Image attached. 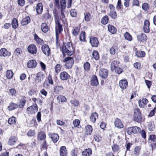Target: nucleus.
<instances>
[{"label": "nucleus", "mask_w": 156, "mask_h": 156, "mask_svg": "<svg viewBox=\"0 0 156 156\" xmlns=\"http://www.w3.org/2000/svg\"><path fill=\"white\" fill-rule=\"evenodd\" d=\"M115 126L117 128L121 129L123 127V125L120 120L116 118L114 122Z\"/></svg>", "instance_id": "nucleus-17"}, {"label": "nucleus", "mask_w": 156, "mask_h": 156, "mask_svg": "<svg viewBox=\"0 0 156 156\" xmlns=\"http://www.w3.org/2000/svg\"><path fill=\"white\" fill-rule=\"evenodd\" d=\"M142 7L143 10L146 11L148 9L149 6L147 3H145L142 4Z\"/></svg>", "instance_id": "nucleus-60"}, {"label": "nucleus", "mask_w": 156, "mask_h": 156, "mask_svg": "<svg viewBox=\"0 0 156 156\" xmlns=\"http://www.w3.org/2000/svg\"><path fill=\"white\" fill-rule=\"evenodd\" d=\"M43 8L42 4L41 3H38L37 5L36 11L38 14L41 13L43 11Z\"/></svg>", "instance_id": "nucleus-31"}, {"label": "nucleus", "mask_w": 156, "mask_h": 156, "mask_svg": "<svg viewBox=\"0 0 156 156\" xmlns=\"http://www.w3.org/2000/svg\"><path fill=\"white\" fill-rule=\"evenodd\" d=\"M25 98H26L24 97L21 100L19 105V106L20 108H22L25 105L26 103Z\"/></svg>", "instance_id": "nucleus-53"}, {"label": "nucleus", "mask_w": 156, "mask_h": 156, "mask_svg": "<svg viewBox=\"0 0 156 156\" xmlns=\"http://www.w3.org/2000/svg\"><path fill=\"white\" fill-rule=\"evenodd\" d=\"M38 110V107L36 104H34L27 108V111L28 113L34 114Z\"/></svg>", "instance_id": "nucleus-6"}, {"label": "nucleus", "mask_w": 156, "mask_h": 156, "mask_svg": "<svg viewBox=\"0 0 156 156\" xmlns=\"http://www.w3.org/2000/svg\"><path fill=\"white\" fill-rule=\"evenodd\" d=\"M62 51L64 56L66 54L68 55H72L74 54L73 49L72 45L69 42L65 43L62 48Z\"/></svg>", "instance_id": "nucleus-1"}, {"label": "nucleus", "mask_w": 156, "mask_h": 156, "mask_svg": "<svg viewBox=\"0 0 156 156\" xmlns=\"http://www.w3.org/2000/svg\"><path fill=\"white\" fill-rule=\"evenodd\" d=\"M141 147L139 146H137L135 147L133 152V155L134 156H138L140 154Z\"/></svg>", "instance_id": "nucleus-32"}, {"label": "nucleus", "mask_w": 156, "mask_h": 156, "mask_svg": "<svg viewBox=\"0 0 156 156\" xmlns=\"http://www.w3.org/2000/svg\"><path fill=\"white\" fill-rule=\"evenodd\" d=\"M117 49L116 47L114 46H112L110 50V52L112 55H115L116 53V50Z\"/></svg>", "instance_id": "nucleus-55"}, {"label": "nucleus", "mask_w": 156, "mask_h": 156, "mask_svg": "<svg viewBox=\"0 0 156 156\" xmlns=\"http://www.w3.org/2000/svg\"><path fill=\"white\" fill-rule=\"evenodd\" d=\"M48 79L49 83L51 85L53 84V82L52 80V77L50 74H49L48 77Z\"/></svg>", "instance_id": "nucleus-63"}, {"label": "nucleus", "mask_w": 156, "mask_h": 156, "mask_svg": "<svg viewBox=\"0 0 156 156\" xmlns=\"http://www.w3.org/2000/svg\"><path fill=\"white\" fill-rule=\"evenodd\" d=\"M150 23L148 20H146L144 21V26L143 27L144 31L147 33H148L150 31L149 28Z\"/></svg>", "instance_id": "nucleus-19"}, {"label": "nucleus", "mask_w": 156, "mask_h": 156, "mask_svg": "<svg viewBox=\"0 0 156 156\" xmlns=\"http://www.w3.org/2000/svg\"><path fill=\"white\" fill-rule=\"evenodd\" d=\"M71 16L73 17H75L76 16V12L74 9H71L70 12Z\"/></svg>", "instance_id": "nucleus-59"}, {"label": "nucleus", "mask_w": 156, "mask_h": 156, "mask_svg": "<svg viewBox=\"0 0 156 156\" xmlns=\"http://www.w3.org/2000/svg\"><path fill=\"white\" fill-rule=\"evenodd\" d=\"M92 151L91 149L88 148L84 150L82 152L83 156H90L92 154Z\"/></svg>", "instance_id": "nucleus-28"}, {"label": "nucleus", "mask_w": 156, "mask_h": 156, "mask_svg": "<svg viewBox=\"0 0 156 156\" xmlns=\"http://www.w3.org/2000/svg\"><path fill=\"white\" fill-rule=\"evenodd\" d=\"M112 148L113 151L115 152H118L119 149L118 145L116 144H114L112 147Z\"/></svg>", "instance_id": "nucleus-58"}, {"label": "nucleus", "mask_w": 156, "mask_h": 156, "mask_svg": "<svg viewBox=\"0 0 156 156\" xmlns=\"http://www.w3.org/2000/svg\"><path fill=\"white\" fill-rule=\"evenodd\" d=\"M148 102V101L147 99L146 98H144L139 101V105L140 107L143 108Z\"/></svg>", "instance_id": "nucleus-21"}, {"label": "nucleus", "mask_w": 156, "mask_h": 156, "mask_svg": "<svg viewBox=\"0 0 156 156\" xmlns=\"http://www.w3.org/2000/svg\"><path fill=\"white\" fill-rule=\"evenodd\" d=\"M125 39L129 41H131L132 37L131 35L128 32H126L124 34Z\"/></svg>", "instance_id": "nucleus-43"}, {"label": "nucleus", "mask_w": 156, "mask_h": 156, "mask_svg": "<svg viewBox=\"0 0 156 156\" xmlns=\"http://www.w3.org/2000/svg\"><path fill=\"white\" fill-rule=\"evenodd\" d=\"M90 43L93 47H97L99 44V41L98 39L94 37H92L90 38Z\"/></svg>", "instance_id": "nucleus-7"}, {"label": "nucleus", "mask_w": 156, "mask_h": 156, "mask_svg": "<svg viewBox=\"0 0 156 156\" xmlns=\"http://www.w3.org/2000/svg\"><path fill=\"white\" fill-rule=\"evenodd\" d=\"M18 107L17 104L12 103L8 106V109L9 110H12L13 109L17 108Z\"/></svg>", "instance_id": "nucleus-39"}, {"label": "nucleus", "mask_w": 156, "mask_h": 156, "mask_svg": "<svg viewBox=\"0 0 156 156\" xmlns=\"http://www.w3.org/2000/svg\"><path fill=\"white\" fill-rule=\"evenodd\" d=\"M27 50L29 52L33 55L36 54L37 51V47L34 44L29 45L27 48Z\"/></svg>", "instance_id": "nucleus-9"}, {"label": "nucleus", "mask_w": 156, "mask_h": 156, "mask_svg": "<svg viewBox=\"0 0 156 156\" xmlns=\"http://www.w3.org/2000/svg\"><path fill=\"white\" fill-rule=\"evenodd\" d=\"M60 156H66L67 155V150L65 147L62 146L60 147Z\"/></svg>", "instance_id": "nucleus-27"}, {"label": "nucleus", "mask_w": 156, "mask_h": 156, "mask_svg": "<svg viewBox=\"0 0 156 156\" xmlns=\"http://www.w3.org/2000/svg\"><path fill=\"white\" fill-rule=\"evenodd\" d=\"M73 57L74 56H69L64 59L63 61L66 62L65 65L67 68L70 69L72 67L74 62Z\"/></svg>", "instance_id": "nucleus-4"}, {"label": "nucleus", "mask_w": 156, "mask_h": 156, "mask_svg": "<svg viewBox=\"0 0 156 156\" xmlns=\"http://www.w3.org/2000/svg\"><path fill=\"white\" fill-rule=\"evenodd\" d=\"M93 57L96 60H98L99 58L98 52L96 51H94L92 54Z\"/></svg>", "instance_id": "nucleus-45"}, {"label": "nucleus", "mask_w": 156, "mask_h": 156, "mask_svg": "<svg viewBox=\"0 0 156 156\" xmlns=\"http://www.w3.org/2000/svg\"><path fill=\"white\" fill-rule=\"evenodd\" d=\"M92 127L90 125H87L85 128L86 133L87 135H91L92 132Z\"/></svg>", "instance_id": "nucleus-29"}, {"label": "nucleus", "mask_w": 156, "mask_h": 156, "mask_svg": "<svg viewBox=\"0 0 156 156\" xmlns=\"http://www.w3.org/2000/svg\"><path fill=\"white\" fill-rule=\"evenodd\" d=\"M57 99L59 103L60 102L62 103L66 102L67 101V99L66 97L62 95H59L58 96L57 98Z\"/></svg>", "instance_id": "nucleus-33"}, {"label": "nucleus", "mask_w": 156, "mask_h": 156, "mask_svg": "<svg viewBox=\"0 0 156 156\" xmlns=\"http://www.w3.org/2000/svg\"><path fill=\"white\" fill-rule=\"evenodd\" d=\"M119 64V62L114 60L112 62L111 64V69L112 70H114L115 69L119 67L118 65Z\"/></svg>", "instance_id": "nucleus-25"}, {"label": "nucleus", "mask_w": 156, "mask_h": 156, "mask_svg": "<svg viewBox=\"0 0 156 156\" xmlns=\"http://www.w3.org/2000/svg\"><path fill=\"white\" fill-rule=\"evenodd\" d=\"M149 140L151 141V142H150V143H151L152 142L153 143L151 144L152 148L153 149L154 146V147L156 146V137L154 135H151L149 136Z\"/></svg>", "instance_id": "nucleus-20"}, {"label": "nucleus", "mask_w": 156, "mask_h": 156, "mask_svg": "<svg viewBox=\"0 0 156 156\" xmlns=\"http://www.w3.org/2000/svg\"><path fill=\"white\" fill-rule=\"evenodd\" d=\"M108 30L109 32L113 34L116 33L117 31L115 27L111 25H109L108 26Z\"/></svg>", "instance_id": "nucleus-35"}, {"label": "nucleus", "mask_w": 156, "mask_h": 156, "mask_svg": "<svg viewBox=\"0 0 156 156\" xmlns=\"http://www.w3.org/2000/svg\"><path fill=\"white\" fill-rule=\"evenodd\" d=\"M109 16L112 19H115L116 18L117 15L116 12L114 10H111L109 13Z\"/></svg>", "instance_id": "nucleus-48"}, {"label": "nucleus", "mask_w": 156, "mask_h": 156, "mask_svg": "<svg viewBox=\"0 0 156 156\" xmlns=\"http://www.w3.org/2000/svg\"><path fill=\"white\" fill-rule=\"evenodd\" d=\"M66 5L65 0H60L61 10H64L66 8Z\"/></svg>", "instance_id": "nucleus-47"}, {"label": "nucleus", "mask_w": 156, "mask_h": 156, "mask_svg": "<svg viewBox=\"0 0 156 156\" xmlns=\"http://www.w3.org/2000/svg\"><path fill=\"white\" fill-rule=\"evenodd\" d=\"M48 135L50 137L53 142L55 143L58 141L59 139V136L57 133H49Z\"/></svg>", "instance_id": "nucleus-18"}, {"label": "nucleus", "mask_w": 156, "mask_h": 156, "mask_svg": "<svg viewBox=\"0 0 156 156\" xmlns=\"http://www.w3.org/2000/svg\"><path fill=\"white\" fill-rule=\"evenodd\" d=\"M136 55L138 57H144L145 55V53L143 51H139L136 53Z\"/></svg>", "instance_id": "nucleus-41"}, {"label": "nucleus", "mask_w": 156, "mask_h": 156, "mask_svg": "<svg viewBox=\"0 0 156 156\" xmlns=\"http://www.w3.org/2000/svg\"><path fill=\"white\" fill-rule=\"evenodd\" d=\"M59 76L60 78L63 80L68 79L70 76L65 71L61 73Z\"/></svg>", "instance_id": "nucleus-16"}, {"label": "nucleus", "mask_w": 156, "mask_h": 156, "mask_svg": "<svg viewBox=\"0 0 156 156\" xmlns=\"http://www.w3.org/2000/svg\"><path fill=\"white\" fill-rule=\"evenodd\" d=\"M90 18V14L89 12H87L85 14L84 20L85 21H89Z\"/></svg>", "instance_id": "nucleus-56"}, {"label": "nucleus", "mask_w": 156, "mask_h": 156, "mask_svg": "<svg viewBox=\"0 0 156 156\" xmlns=\"http://www.w3.org/2000/svg\"><path fill=\"white\" fill-rule=\"evenodd\" d=\"M8 122L10 125L15 124L16 123V118L14 116L8 119Z\"/></svg>", "instance_id": "nucleus-46"}, {"label": "nucleus", "mask_w": 156, "mask_h": 156, "mask_svg": "<svg viewBox=\"0 0 156 156\" xmlns=\"http://www.w3.org/2000/svg\"><path fill=\"white\" fill-rule=\"evenodd\" d=\"M71 156H77V151L75 149H73L71 152Z\"/></svg>", "instance_id": "nucleus-64"}, {"label": "nucleus", "mask_w": 156, "mask_h": 156, "mask_svg": "<svg viewBox=\"0 0 156 156\" xmlns=\"http://www.w3.org/2000/svg\"><path fill=\"white\" fill-rule=\"evenodd\" d=\"M30 22V19L29 16H27L23 18L21 21V24L24 26Z\"/></svg>", "instance_id": "nucleus-30"}, {"label": "nucleus", "mask_w": 156, "mask_h": 156, "mask_svg": "<svg viewBox=\"0 0 156 156\" xmlns=\"http://www.w3.org/2000/svg\"><path fill=\"white\" fill-rule=\"evenodd\" d=\"M80 30V28L78 27H75L73 28L72 34L75 36H76L78 35Z\"/></svg>", "instance_id": "nucleus-37"}, {"label": "nucleus", "mask_w": 156, "mask_h": 156, "mask_svg": "<svg viewBox=\"0 0 156 156\" xmlns=\"http://www.w3.org/2000/svg\"><path fill=\"white\" fill-rule=\"evenodd\" d=\"M41 49L43 53L46 55L49 56L50 53V50L48 45L44 44L41 47Z\"/></svg>", "instance_id": "nucleus-13"}, {"label": "nucleus", "mask_w": 156, "mask_h": 156, "mask_svg": "<svg viewBox=\"0 0 156 156\" xmlns=\"http://www.w3.org/2000/svg\"><path fill=\"white\" fill-rule=\"evenodd\" d=\"M108 70L104 69H102L100 70L99 72V76L103 79L106 78L108 75Z\"/></svg>", "instance_id": "nucleus-14"}, {"label": "nucleus", "mask_w": 156, "mask_h": 156, "mask_svg": "<svg viewBox=\"0 0 156 156\" xmlns=\"http://www.w3.org/2000/svg\"><path fill=\"white\" fill-rule=\"evenodd\" d=\"M138 40L139 41L143 42L147 40V37L146 35L144 34H138L137 36Z\"/></svg>", "instance_id": "nucleus-23"}, {"label": "nucleus", "mask_w": 156, "mask_h": 156, "mask_svg": "<svg viewBox=\"0 0 156 156\" xmlns=\"http://www.w3.org/2000/svg\"><path fill=\"white\" fill-rule=\"evenodd\" d=\"M90 65L88 62H85L83 65V67L84 70L86 71H88L90 69Z\"/></svg>", "instance_id": "nucleus-49"}, {"label": "nucleus", "mask_w": 156, "mask_h": 156, "mask_svg": "<svg viewBox=\"0 0 156 156\" xmlns=\"http://www.w3.org/2000/svg\"><path fill=\"white\" fill-rule=\"evenodd\" d=\"M18 141V138L16 136L12 135L10 136L8 141V144L11 146L15 144Z\"/></svg>", "instance_id": "nucleus-8"}, {"label": "nucleus", "mask_w": 156, "mask_h": 156, "mask_svg": "<svg viewBox=\"0 0 156 156\" xmlns=\"http://www.w3.org/2000/svg\"><path fill=\"white\" fill-rule=\"evenodd\" d=\"M6 76L8 79H11L13 75V72L10 70H8L6 72Z\"/></svg>", "instance_id": "nucleus-42"}, {"label": "nucleus", "mask_w": 156, "mask_h": 156, "mask_svg": "<svg viewBox=\"0 0 156 156\" xmlns=\"http://www.w3.org/2000/svg\"><path fill=\"white\" fill-rule=\"evenodd\" d=\"M70 102L71 104L75 107H78L79 104V101L76 100H71Z\"/></svg>", "instance_id": "nucleus-51"}, {"label": "nucleus", "mask_w": 156, "mask_h": 156, "mask_svg": "<svg viewBox=\"0 0 156 156\" xmlns=\"http://www.w3.org/2000/svg\"><path fill=\"white\" fill-rule=\"evenodd\" d=\"M122 8V3L121 0H118L117 2V5L116 8L118 10L121 9Z\"/></svg>", "instance_id": "nucleus-62"}, {"label": "nucleus", "mask_w": 156, "mask_h": 156, "mask_svg": "<svg viewBox=\"0 0 156 156\" xmlns=\"http://www.w3.org/2000/svg\"><path fill=\"white\" fill-rule=\"evenodd\" d=\"M62 67L61 65L60 64H57L55 67V71L57 73H58L61 71Z\"/></svg>", "instance_id": "nucleus-52"}, {"label": "nucleus", "mask_w": 156, "mask_h": 156, "mask_svg": "<svg viewBox=\"0 0 156 156\" xmlns=\"http://www.w3.org/2000/svg\"><path fill=\"white\" fill-rule=\"evenodd\" d=\"M38 140L39 141L44 140L46 138V134L43 131L39 132L37 135Z\"/></svg>", "instance_id": "nucleus-22"}, {"label": "nucleus", "mask_w": 156, "mask_h": 156, "mask_svg": "<svg viewBox=\"0 0 156 156\" xmlns=\"http://www.w3.org/2000/svg\"><path fill=\"white\" fill-rule=\"evenodd\" d=\"M37 62L35 60H32L29 61L27 63V66L29 68H33L37 66Z\"/></svg>", "instance_id": "nucleus-24"}, {"label": "nucleus", "mask_w": 156, "mask_h": 156, "mask_svg": "<svg viewBox=\"0 0 156 156\" xmlns=\"http://www.w3.org/2000/svg\"><path fill=\"white\" fill-rule=\"evenodd\" d=\"M21 49L20 48H18L16 49L14 52V55H19L20 54Z\"/></svg>", "instance_id": "nucleus-61"}, {"label": "nucleus", "mask_w": 156, "mask_h": 156, "mask_svg": "<svg viewBox=\"0 0 156 156\" xmlns=\"http://www.w3.org/2000/svg\"><path fill=\"white\" fill-rule=\"evenodd\" d=\"M90 84L94 86H96L98 85V81L96 75H93L92 76L90 80Z\"/></svg>", "instance_id": "nucleus-15"}, {"label": "nucleus", "mask_w": 156, "mask_h": 156, "mask_svg": "<svg viewBox=\"0 0 156 156\" xmlns=\"http://www.w3.org/2000/svg\"><path fill=\"white\" fill-rule=\"evenodd\" d=\"M98 114L96 112L93 113L90 116L91 121L93 123L95 122L96 119L98 117Z\"/></svg>", "instance_id": "nucleus-36"}, {"label": "nucleus", "mask_w": 156, "mask_h": 156, "mask_svg": "<svg viewBox=\"0 0 156 156\" xmlns=\"http://www.w3.org/2000/svg\"><path fill=\"white\" fill-rule=\"evenodd\" d=\"M55 22L56 24L55 27V34L56 38V43H58V34H60L62 30V25L60 23L59 20L58 15L56 14L55 15Z\"/></svg>", "instance_id": "nucleus-2"}, {"label": "nucleus", "mask_w": 156, "mask_h": 156, "mask_svg": "<svg viewBox=\"0 0 156 156\" xmlns=\"http://www.w3.org/2000/svg\"><path fill=\"white\" fill-rule=\"evenodd\" d=\"M41 29L44 33H46L48 30V28L47 24L45 23H42L41 24Z\"/></svg>", "instance_id": "nucleus-34"}, {"label": "nucleus", "mask_w": 156, "mask_h": 156, "mask_svg": "<svg viewBox=\"0 0 156 156\" xmlns=\"http://www.w3.org/2000/svg\"><path fill=\"white\" fill-rule=\"evenodd\" d=\"M12 25L13 28H16L18 26V21L15 18H14L12 21Z\"/></svg>", "instance_id": "nucleus-40"}, {"label": "nucleus", "mask_w": 156, "mask_h": 156, "mask_svg": "<svg viewBox=\"0 0 156 156\" xmlns=\"http://www.w3.org/2000/svg\"><path fill=\"white\" fill-rule=\"evenodd\" d=\"M41 147L42 149L46 150L47 148L48 145L47 144L46 140H44V141L41 143Z\"/></svg>", "instance_id": "nucleus-50"}, {"label": "nucleus", "mask_w": 156, "mask_h": 156, "mask_svg": "<svg viewBox=\"0 0 156 156\" xmlns=\"http://www.w3.org/2000/svg\"><path fill=\"white\" fill-rule=\"evenodd\" d=\"M119 86L120 88L122 90H125L128 86V82L126 80L123 79L119 82Z\"/></svg>", "instance_id": "nucleus-12"}, {"label": "nucleus", "mask_w": 156, "mask_h": 156, "mask_svg": "<svg viewBox=\"0 0 156 156\" xmlns=\"http://www.w3.org/2000/svg\"><path fill=\"white\" fill-rule=\"evenodd\" d=\"M63 87L62 85L56 86L54 87V90L56 93L59 94L61 93L63 90Z\"/></svg>", "instance_id": "nucleus-26"}, {"label": "nucleus", "mask_w": 156, "mask_h": 156, "mask_svg": "<svg viewBox=\"0 0 156 156\" xmlns=\"http://www.w3.org/2000/svg\"><path fill=\"white\" fill-rule=\"evenodd\" d=\"M108 21V18L107 16H105L101 19V22L103 24H106Z\"/></svg>", "instance_id": "nucleus-44"}, {"label": "nucleus", "mask_w": 156, "mask_h": 156, "mask_svg": "<svg viewBox=\"0 0 156 156\" xmlns=\"http://www.w3.org/2000/svg\"><path fill=\"white\" fill-rule=\"evenodd\" d=\"M133 119L135 121L140 122L142 119L140 109L137 108H135L134 109Z\"/></svg>", "instance_id": "nucleus-3"}, {"label": "nucleus", "mask_w": 156, "mask_h": 156, "mask_svg": "<svg viewBox=\"0 0 156 156\" xmlns=\"http://www.w3.org/2000/svg\"><path fill=\"white\" fill-rule=\"evenodd\" d=\"M11 55V53L5 48H2L0 50V56L5 57L9 56Z\"/></svg>", "instance_id": "nucleus-11"}, {"label": "nucleus", "mask_w": 156, "mask_h": 156, "mask_svg": "<svg viewBox=\"0 0 156 156\" xmlns=\"http://www.w3.org/2000/svg\"><path fill=\"white\" fill-rule=\"evenodd\" d=\"M51 16L48 13H46L43 14L42 18L46 20H48L51 18Z\"/></svg>", "instance_id": "nucleus-57"}, {"label": "nucleus", "mask_w": 156, "mask_h": 156, "mask_svg": "<svg viewBox=\"0 0 156 156\" xmlns=\"http://www.w3.org/2000/svg\"><path fill=\"white\" fill-rule=\"evenodd\" d=\"M35 134V132L34 130H30L28 131L27 133V135L30 137L34 136Z\"/></svg>", "instance_id": "nucleus-54"}, {"label": "nucleus", "mask_w": 156, "mask_h": 156, "mask_svg": "<svg viewBox=\"0 0 156 156\" xmlns=\"http://www.w3.org/2000/svg\"><path fill=\"white\" fill-rule=\"evenodd\" d=\"M85 32L84 31H82L80 35V40L81 41L85 42L86 40Z\"/></svg>", "instance_id": "nucleus-38"}, {"label": "nucleus", "mask_w": 156, "mask_h": 156, "mask_svg": "<svg viewBox=\"0 0 156 156\" xmlns=\"http://www.w3.org/2000/svg\"><path fill=\"white\" fill-rule=\"evenodd\" d=\"M140 129V128L137 126L131 127L127 128L126 132L128 134L131 135L132 133H136Z\"/></svg>", "instance_id": "nucleus-5"}, {"label": "nucleus", "mask_w": 156, "mask_h": 156, "mask_svg": "<svg viewBox=\"0 0 156 156\" xmlns=\"http://www.w3.org/2000/svg\"><path fill=\"white\" fill-rule=\"evenodd\" d=\"M45 77L44 75L41 72H39L37 74L36 76L35 79V82L36 83H38L41 82V79Z\"/></svg>", "instance_id": "nucleus-10"}]
</instances>
